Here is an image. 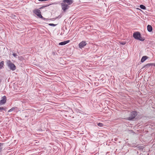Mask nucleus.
<instances>
[{
  "label": "nucleus",
  "instance_id": "f257e3e1",
  "mask_svg": "<svg viewBox=\"0 0 155 155\" xmlns=\"http://www.w3.org/2000/svg\"><path fill=\"white\" fill-rule=\"evenodd\" d=\"M73 2L72 0H64L61 3V6L62 9L64 12L66 11L69 8V5H71Z\"/></svg>",
  "mask_w": 155,
  "mask_h": 155
},
{
  "label": "nucleus",
  "instance_id": "f03ea898",
  "mask_svg": "<svg viewBox=\"0 0 155 155\" xmlns=\"http://www.w3.org/2000/svg\"><path fill=\"white\" fill-rule=\"evenodd\" d=\"M137 114V112L136 111H133L130 113L129 117H127V119L130 120H132L135 118Z\"/></svg>",
  "mask_w": 155,
  "mask_h": 155
},
{
  "label": "nucleus",
  "instance_id": "7ed1b4c3",
  "mask_svg": "<svg viewBox=\"0 0 155 155\" xmlns=\"http://www.w3.org/2000/svg\"><path fill=\"white\" fill-rule=\"evenodd\" d=\"M133 37L135 39L141 41H143L144 40L141 37L140 34L138 32H136L134 33Z\"/></svg>",
  "mask_w": 155,
  "mask_h": 155
},
{
  "label": "nucleus",
  "instance_id": "20e7f679",
  "mask_svg": "<svg viewBox=\"0 0 155 155\" xmlns=\"http://www.w3.org/2000/svg\"><path fill=\"white\" fill-rule=\"evenodd\" d=\"M7 64L9 68L12 70L14 71L16 69V66L14 64L12 63L10 60H7Z\"/></svg>",
  "mask_w": 155,
  "mask_h": 155
},
{
  "label": "nucleus",
  "instance_id": "39448f33",
  "mask_svg": "<svg viewBox=\"0 0 155 155\" xmlns=\"http://www.w3.org/2000/svg\"><path fill=\"white\" fill-rule=\"evenodd\" d=\"M33 12L38 16V17L41 18L44 20L45 19L41 15V12L39 9H35L33 11Z\"/></svg>",
  "mask_w": 155,
  "mask_h": 155
},
{
  "label": "nucleus",
  "instance_id": "423d86ee",
  "mask_svg": "<svg viewBox=\"0 0 155 155\" xmlns=\"http://www.w3.org/2000/svg\"><path fill=\"white\" fill-rule=\"evenodd\" d=\"M87 45V43L84 41H82L79 44V47L81 48H83Z\"/></svg>",
  "mask_w": 155,
  "mask_h": 155
},
{
  "label": "nucleus",
  "instance_id": "0eeeda50",
  "mask_svg": "<svg viewBox=\"0 0 155 155\" xmlns=\"http://www.w3.org/2000/svg\"><path fill=\"white\" fill-rule=\"evenodd\" d=\"M6 101V97L5 96L2 97V99L0 101V104H4Z\"/></svg>",
  "mask_w": 155,
  "mask_h": 155
},
{
  "label": "nucleus",
  "instance_id": "6e6552de",
  "mask_svg": "<svg viewBox=\"0 0 155 155\" xmlns=\"http://www.w3.org/2000/svg\"><path fill=\"white\" fill-rule=\"evenodd\" d=\"M70 42V40H67L61 42L59 43V45H64L67 43H68Z\"/></svg>",
  "mask_w": 155,
  "mask_h": 155
},
{
  "label": "nucleus",
  "instance_id": "1a4fd4ad",
  "mask_svg": "<svg viewBox=\"0 0 155 155\" xmlns=\"http://www.w3.org/2000/svg\"><path fill=\"white\" fill-rule=\"evenodd\" d=\"M147 29L149 32H151L152 31V26L150 25H148L147 26Z\"/></svg>",
  "mask_w": 155,
  "mask_h": 155
},
{
  "label": "nucleus",
  "instance_id": "9d476101",
  "mask_svg": "<svg viewBox=\"0 0 155 155\" xmlns=\"http://www.w3.org/2000/svg\"><path fill=\"white\" fill-rule=\"evenodd\" d=\"M148 58V57L146 56H143L141 60V62H144Z\"/></svg>",
  "mask_w": 155,
  "mask_h": 155
},
{
  "label": "nucleus",
  "instance_id": "9b49d317",
  "mask_svg": "<svg viewBox=\"0 0 155 155\" xmlns=\"http://www.w3.org/2000/svg\"><path fill=\"white\" fill-rule=\"evenodd\" d=\"M4 64V62L3 61H2L0 62V69H1L3 67Z\"/></svg>",
  "mask_w": 155,
  "mask_h": 155
},
{
  "label": "nucleus",
  "instance_id": "f8f14e48",
  "mask_svg": "<svg viewBox=\"0 0 155 155\" xmlns=\"http://www.w3.org/2000/svg\"><path fill=\"white\" fill-rule=\"evenodd\" d=\"M15 108H17L16 107H12L11 109H10L8 111V112H12L15 110Z\"/></svg>",
  "mask_w": 155,
  "mask_h": 155
},
{
  "label": "nucleus",
  "instance_id": "ddd939ff",
  "mask_svg": "<svg viewBox=\"0 0 155 155\" xmlns=\"http://www.w3.org/2000/svg\"><path fill=\"white\" fill-rule=\"evenodd\" d=\"M140 8L143 9L145 10L146 9V7L143 5H140Z\"/></svg>",
  "mask_w": 155,
  "mask_h": 155
},
{
  "label": "nucleus",
  "instance_id": "4468645a",
  "mask_svg": "<svg viewBox=\"0 0 155 155\" xmlns=\"http://www.w3.org/2000/svg\"><path fill=\"white\" fill-rule=\"evenodd\" d=\"M147 66L150 65V66H154L155 67V63H149L147 64Z\"/></svg>",
  "mask_w": 155,
  "mask_h": 155
},
{
  "label": "nucleus",
  "instance_id": "2eb2a0df",
  "mask_svg": "<svg viewBox=\"0 0 155 155\" xmlns=\"http://www.w3.org/2000/svg\"><path fill=\"white\" fill-rule=\"evenodd\" d=\"M97 125L100 127H102L103 126V124L101 123H98Z\"/></svg>",
  "mask_w": 155,
  "mask_h": 155
},
{
  "label": "nucleus",
  "instance_id": "dca6fc26",
  "mask_svg": "<svg viewBox=\"0 0 155 155\" xmlns=\"http://www.w3.org/2000/svg\"><path fill=\"white\" fill-rule=\"evenodd\" d=\"M12 55L15 58H17V57L18 56V55L17 54L15 53L12 54Z\"/></svg>",
  "mask_w": 155,
  "mask_h": 155
},
{
  "label": "nucleus",
  "instance_id": "f3484780",
  "mask_svg": "<svg viewBox=\"0 0 155 155\" xmlns=\"http://www.w3.org/2000/svg\"><path fill=\"white\" fill-rule=\"evenodd\" d=\"M147 64L145 65L142 68H148L150 66V65H148V66H147Z\"/></svg>",
  "mask_w": 155,
  "mask_h": 155
},
{
  "label": "nucleus",
  "instance_id": "a211bd4d",
  "mask_svg": "<svg viewBox=\"0 0 155 155\" xmlns=\"http://www.w3.org/2000/svg\"><path fill=\"white\" fill-rule=\"evenodd\" d=\"M49 25L50 26H55L56 25L54 24H52V23L49 24Z\"/></svg>",
  "mask_w": 155,
  "mask_h": 155
},
{
  "label": "nucleus",
  "instance_id": "6ab92c4d",
  "mask_svg": "<svg viewBox=\"0 0 155 155\" xmlns=\"http://www.w3.org/2000/svg\"><path fill=\"white\" fill-rule=\"evenodd\" d=\"M2 110H5V108L3 107H0V110L1 111Z\"/></svg>",
  "mask_w": 155,
  "mask_h": 155
},
{
  "label": "nucleus",
  "instance_id": "aec40b11",
  "mask_svg": "<svg viewBox=\"0 0 155 155\" xmlns=\"http://www.w3.org/2000/svg\"><path fill=\"white\" fill-rule=\"evenodd\" d=\"M2 145V144L0 143V151H1L2 148H1V147Z\"/></svg>",
  "mask_w": 155,
  "mask_h": 155
},
{
  "label": "nucleus",
  "instance_id": "412c9836",
  "mask_svg": "<svg viewBox=\"0 0 155 155\" xmlns=\"http://www.w3.org/2000/svg\"><path fill=\"white\" fill-rule=\"evenodd\" d=\"M39 1H44V0H38Z\"/></svg>",
  "mask_w": 155,
  "mask_h": 155
},
{
  "label": "nucleus",
  "instance_id": "4be33fe9",
  "mask_svg": "<svg viewBox=\"0 0 155 155\" xmlns=\"http://www.w3.org/2000/svg\"><path fill=\"white\" fill-rule=\"evenodd\" d=\"M125 43H121V44H122V45H125Z\"/></svg>",
  "mask_w": 155,
  "mask_h": 155
},
{
  "label": "nucleus",
  "instance_id": "5701e85b",
  "mask_svg": "<svg viewBox=\"0 0 155 155\" xmlns=\"http://www.w3.org/2000/svg\"><path fill=\"white\" fill-rule=\"evenodd\" d=\"M61 16H60V15H59L58 16V17H60V18H61Z\"/></svg>",
  "mask_w": 155,
  "mask_h": 155
},
{
  "label": "nucleus",
  "instance_id": "b1692460",
  "mask_svg": "<svg viewBox=\"0 0 155 155\" xmlns=\"http://www.w3.org/2000/svg\"><path fill=\"white\" fill-rule=\"evenodd\" d=\"M41 8H40V9H41Z\"/></svg>",
  "mask_w": 155,
  "mask_h": 155
},
{
  "label": "nucleus",
  "instance_id": "393cba45",
  "mask_svg": "<svg viewBox=\"0 0 155 155\" xmlns=\"http://www.w3.org/2000/svg\"><path fill=\"white\" fill-rule=\"evenodd\" d=\"M1 80H0V82H1Z\"/></svg>",
  "mask_w": 155,
  "mask_h": 155
}]
</instances>
